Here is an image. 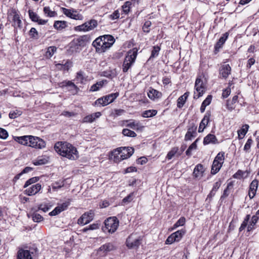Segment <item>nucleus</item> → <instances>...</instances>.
Wrapping results in <instances>:
<instances>
[{"label":"nucleus","mask_w":259,"mask_h":259,"mask_svg":"<svg viewBox=\"0 0 259 259\" xmlns=\"http://www.w3.org/2000/svg\"><path fill=\"white\" fill-rule=\"evenodd\" d=\"M249 128L248 124H244L240 130L238 131V134L239 139H242L247 133Z\"/></svg>","instance_id":"38"},{"label":"nucleus","mask_w":259,"mask_h":259,"mask_svg":"<svg viewBox=\"0 0 259 259\" xmlns=\"http://www.w3.org/2000/svg\"><path fill=\"white\" fill-rule=\"evenodd\" d=\"M44 14L48 17H54L57 13L55 11H52L49 7H45L43 9Z\"/></svg>","instance_id":"39"},{"label":"nucleus","mask_w":259,"mask_h":259,"mask_svg":"<svg viewBox=\"0 0 259 259\" xmlns=\"http://www.w3.org/2000/svg\"><path fill=\"white\" fill-rule=\"evenodd\" d=\"M141 241L140 238H136L135 235L131 234L126 239V246L128 248L138 247L141 244Z\"/></svg>","instance_id":"9"},{"label":"nucleus","mask_w":259,"mask_h":259,"mask_svg":"<svg viewBox=\"0 0 259 259\" xmlns=\"http://www.w3.org/2000/svg\"><path fill=\"white\" fill-rule=\"evenodd\" d=\"M187 93H185L183 95L180 96L177 100V107L179 108L183 107L188 98Z\"/></svg>","instance_id":"32"},{"label":"nucleus","mask_w":259,"mask_h":259,"mask_svg":"<svg viewBox=\"0 0 259 259\" xmlns=\"http://www.w3.org/2000/svg\"><path fill=\"white\" fill-rule=\"evenodd\" d=\"M185 233V230H180L176 231L175 233H172V235H174V237L176 240V242H178L182 239Z\"/></svg>","instance_id":"37"},{"label":"nucleus","mask_w":259,"mask_h":259,"mask_svg":"<svg viewBox=\"0 0 259 259\" xmlns=\"http://www.w3.org/2000/svg\"><path fill=\"white\" fill-rule=\"evenodd\" d=\"M101 36L103 40L102 44L103 48L105 52L113 45L115 42V39L113 36L111 35H104Z\"/></svg>","instance_id":"10"},{"label":"nucleus","mask_w":259,"mask_h":259,"mask_svg":"<svg viewBox=\"0 0 259 259\" xmlns=\"http://www.w3.org/2000/svg\"><path fill=\"white\" fill-rule=\"evenodd\" d=\"M258 182L257 180H253L250 184L249 190L251 191H256L258 187Z\"/></svg>","instance_id":"59"},{"label":"nucleus","mask_w":259,"mask_h":259,"mask_svg":"<svg viewBox=\"0 0 259 259\" xmlns=\"http://www.w3.org/2000/svg\"><path fill=\"white\" fill-rule=\"evenodd\" d=\"M94 217V212L92 210L84 213L78 220V224L85 225L92 221Z\"/></svg>","instance_id":"7"},{"label":"nucleus","mask_w":259,"mask_h":259,"mask_svg":"<svg viewBox=\"0 0 259 259\" xmlns=\"http://www.w3.org/2000/svg\"><path fill=\"white\" fill-rule=\"evenodd\" d=\"M76 79L78 82L83 83L85 80L83 71L80 70L76 73Z\"/></svg>","instance_id":"52"},{"label":"nucleus","mask_w":259,"mask_h":259,"mask_svg":"<svg viewBox=\"0 0 259 259\" xmlns=\"http://www.w3.org/2000/svg\"><path fill=\"white\" fill-rule=\"evenodd\" d=\"M211 114L210 112H207L203 118L202 119L198 128V132L201 133L202 132L204 129L205 128L206 126L209 122V118L210 117Z\"/></svg>","instance_id":"16"},{"label":"nucleus","mask_w":259,"mask_h":259,"mask_svg":"<svg viewBox=\"0 0 259 259\" xmlns=\"http://www.w3.org/2000/svg\"><path fill=\"white\" fill-rule=\"evenodd\" d=\"M30 136H24L22 137H16L15 140L22 145L29 146Z\"/></svg>","instance_id":"28"},{"label":"nucleus","mask_w":259,"mask_h":259,"mask_svg":"<svg viewBox=\"0 0 259 259\" xmlns=\"http://www.w3.org/2000/svg\"><path fill=\"white\" fill-rule=\"evenodd\" d=\"M63 12L67 17L73 19L81 20L82 17V16L78 14L76 11H72L71 10L66 8H63Z\"/></svg>","instance_id":"15"},{"label":"nucleus","mask_w":259,"mask_h":259,"mask_svg":"<svg viewBox=\"0 0 259 259\" xmlns=\"http://www.w3.org/2000/svg\"><path fill=\"white\" fill-rule=\"evenodd\" d=\"M101 115L100 112H97L85 116L82 119V122L84 123H92L94 122L95 119L99 118Z\"/></svg>","instance_id":"21"},{"label":"nucleus","mask_w":259,"mask_h":259,"mask_svg":"<svg viewBox=\"0 0 259 259\" xmlns=\"http://www.w3.org/2000/svg\"><path fill=\"white\" fill-rule=\"evenodd\" d=\"M258 219V217L256 215H253L251 221L247 227V231H250L254 229V226L256 224Z\"/></svg>","instance_id":"42"},{"label":"nucleus","mask_w":259,"mask_h":259,"mask_svg":"<svg viewBox=\"0 0 259 259\" xmlns=\"http://www.w3.org/2000/svg\"><path fill=\"white\" fill-rule=\"evenodd\" d=\"M17 259H32V257L30 251L20 249L17 252Z\"/></svg>","instance_id":"18"},{"label":"nucleus","mask_w":259,"mask_h":259,"mask_svg":"<svg viewBox=\"0 0 259 259\" xmlns=\"http://www.w3.org/2000/svg\"><path fill=\"white\" fill-rule=\"evenodd\" d=\"M195 88L197 91V95L195 94L194 98H199L203 95L205 92V88L202 79L197 77L195 81Z\"/></svg>","instance_id":"8"},{"label":"nucleus","mask_w":259,"mask_h":259,"mask_svg":"<svg viewBox=\"0 0 259 259\" xmlns=\"http://www.w3.org/2000/svg\"><path fill=\"white\" fill-rule=\"evenodd\" d=\"M197 126L193 123H191L188 128L187 133L185 136V141L191 140L192 138L195 137L197 135Z\"/></svg>","instance_id":"12"},{"label":"nucleus","mask_w":259,"mask_h":259,"mask_svg":"<svg viewBox=\"0 0 259 259\" xmlns=\"http://www.w3.org/2000/svg\"><path fill=\"white\" fill-rule=\"evenodd\" d=\"M252 143H253V141L251 138H249L247 140V141L244 147V150L246 152H249V150L250 149L251 145H252Z\"/></svg>","instance_id":"62"},{"label":"nucleus","mask_w":259,"mask_h":259,"mask_svg":"<svg viewBox=\"0 0 259 259\" xmlns=\"http://www.w3.org/2000/svg\"><path fill=\"white\" fill-rule=\"evenodd\" d=\"M127 126L137 131H142L144 127L138 122H131L127 124Z\"/></svg>","instance_id":"35"},{"label":"nucleus","mask_w":259,"mask_h":259,"mask_svg":"<svg viewBox=\"0 0 259 259\" xmlns=\"http://www.w3.org/2000/svg\"><path fill=\"white\" fill-rule=\"evenodd\" d=\"M46 142L42 139L32 136H30L29 146L36 149H42L46 147Z\"/></svg>","instance_id":"6"},{"label":"nucleus","mask_w":259,"mask_h":259,"mask_svg":"<svg viewBox=\"0 0 259 259\" xmlns=\"http://www.w3.org/2000/svg\"><path fill=\"white\" fill-rule=\"evenodd\" d=\"M178 150L179 148L177 147L172 148L171 150L167 153L166 158L169 160L171 159L175 155V154H178Z\"/></svg>","instance_id":"49"},{"label":"nucleus","mask_w":259,"mask_h":259,"mask_svg":"<svg viewBox=\"0 0 259 259\" xmlns=\"http://www.w3.org/2000/svg\"><path fill=\"white\" fill-rule=\"evenodd\" d=\"M186 219L184 217H181L177 222L174 224V228L176 229L179 226H183L185 225Z\"/></svg>","instance_id":"57"},{"label":"nucleus","mask_w":259,"mask_h":259,"mask_svg":"<svg viewBox=\"0 0 259 259\" xmlns=\"http://www.w3.org/2000/svg\"><path fill=\"white\" fill-rule=\"evenodd\" d=\"M224 155L225 153L224 152H219L215 157L214 161L223 164L225 160Z\"/></svg>","instance_id":"47"},{"label":"nucleus","mask_w":259,"mask_h":259,"mask_svg":"<svg viewBox=\"0 0 259 259\" xmlns=\"http://www.w3.org/2000/svg\"><path fill=\"white\" fill-rule=\"evenodd\" d=\"M87 27L88 29V31L92 30L96 28L98 25V22L97 20L95 19H91L89 21H87Z\"/></svg>","instance_id":"41"},{"label":"nucleus","mask_w":259,"mask_h":259,"mask_svg":"<svg viewBox=\"0 0 259 259\" xmlns=\"http://www.w3.org/2000/svg\"><path fill=\"white\" fill-rule=\"evenodd\" d=\"M204 171V167L201 164H198L194 168L193 175L196 178H200L202 177Z\"/></svg>","instance_id":"22"},{"label":"nucleus","mask_w":259,"mask_h":259,"mask_svg":"<svg viewBox=\"0 0 259 259\" xmlns=\"http://www.w3.org/2000/svg\"><path fill=\"white\" fill-rule=\"evenodd\" d=\"M119 225V221L116 217H110L105 221V229L111 233L117 230Z\"/></svg>","instance_id":"5"},{"label":"nucleus","mask_w":259,"mask_h":259,"mask_svg":"<svg viewBox=\"0 0 259 259\" xmlns=\"http://www.w3.org/2000/svg\"><path fill=\"white\" fill-rule=\"evenodd\" d=\"M57 48L54 46H51L48 48L47 51L46 53V56L47 58H51L56 51Z\"/></svg>","instance_id":"51"},{"label":"nucleus","mask_w":259,"mask_h":259,"mask_svg":"<svg viewBox=\"0 0 259 259\" xmlns=\"http://www.w3.org/2000/svg\"><path fill=\"white\" fill-rule=\"evenodd\" d=\"M48 161V158L45 157H38L36 160L33 161L35 165H40L47 163Z\"/></svg>","instance_id":"40"},{"label":"nucleus","mask_w":259,"mask_h":259,"mask_svg":"<svg viewBox=\"0 0 259 259\" xmlns=\"http://www.w3.org/2000/svg\"><path fill=\"white\" fill-rule=\"evenodd\" d=\"M131 5H132L131 2L127 1L122 6V11L125 14H128V12H130Z\"/></svg>","instance_id":"54"},{"label":"nucleus","mask_w":259,"mask_h":259,"mask_svg":"<svg viewBox=\"0 0 259 259\" xmlns=\"http://www.w3.org/2000/svg\"><path fill=\"white\" fill-rule=\"evenodd\" d=\"M157 113L156 110H146L142 113V116L144 117H151L155 115Z\"/></svg>","instance_id":"43"},{"label":"nucleus","mask_w":259,"mask_h":259,"mask_svg":"<svg viewBox=\"0 0 259 259\" xmlns=\"http://www.w3.org/2000/svg\"><path fill=\"white\" fill-rule=\"evenodd\" d=\"M230 187H232V184L230 183L228 184L227 188L224 190L223 195L221 197V200H223L228 197L230 194L229 189Z\"/></svg>","instance_id":"56"},{"label":"nucleus","mask_w":259,"mask_h":259,"mask_svg":"<svg viewBox=\"0 0 259 259\" xmlns=\"http://www.w3.org/2000/svg\"><path fill=\"white\" fill-rule=\"evenodd\" d=\"M115 249V247L113 244L111 243H106L102 245L100 248V251H103L104 252H108L112 251Z\"/></svg>","instance_id":"33"},{"label":"nucleus","mask_w":259,"mask_h":259,"mask_svg":"<svg viewBox=\"0 0 259 259\" xmlns=\"http://www.w3.org/2000/svg\"><path fill=\"white\" fill-rule=\"evenodd\" d=\"M160 50V48L158 46H155L153 47V50L151 52V55L150 58H153L156 57L158 56L159 54V51Z\"/></svg>","instance_id":"55"},{"label":"nucleus","mask_w":259,"mask_h":259,"mask_svg":"<svg viewBox=\"0 0 259 259\" xmlns=\"http://www.w3.org/2000/svg\"><path fill=\"white\" fill-rule=\"evenodd\" d=\"M28 34L30 37L32 39H37L39 38L38 32L37 31V30L34 27H32L30 29L28 32Z\"/></svg>","instance_id":"44"},{"label":"nucleus","mask_w":259,"mask_h":259,"mask_svg":"<svg viewBox=\"0 0 259 259\" xmlns=\"http://www.w3.org/2000/svg\"><path fill=\"white\" fill-rule=\"evenodd\" d=\"M238 97L235 95L233 97L232 99H228L226 101V108L229 111H232L235 109L236 107V103L238 102Z\"/></svg>","instance_id":"17"},{"label":"nucleus","mask_w":259,"mask_h":259,"mask_svg":"<svg viewBox=\"0 0 259 259\" xmlns=\"http://www.w3.org/2000/svg\"><path fill=\"white\" fill-rule=\"evenodd\" d=\"M228 36L229 32H227L225 33L223 35V36L220 38V39H219L214 47L215 51H219V50L222 47L223 45L225 42Z\"/></svg>","instance_id":"25"},{"label":"nucleus","mask_w":259,"mask_h":259,"mask_svg":"<svg viewBox=\"0 0 259 259\" xmlns=\"http://www.w3.org/2000/svg\"><path fill=\"white\" fill-rule=\"evenodd\" d=\"M134 149L132 147H121L114 149L112 152L114 161L118 162L127 159L134 153Z\"/></svg>","instance_id":"2"},{"label":"nucleus","mask_w":259,"mask_h":259,"mask_svg":"<svg viewBox=\"0 0 259 259\" xmlns=\"http://www.w3.org/2000/svg\"><path fill=\"white\" fill-rule=\"evenodd\" d=\"M13 21L14 22V25L15 26H17L18 27H21V20L20 19L19 16L17 14H15L13 16Z\"/></svg>","instance_id":"46"},{"label":"nucleus","mask_w":259,"mask_h":259,"mask_svg":"<svg viewBox=\"0 0 259 259\" xmlns=\"http://www.w3.org/2000/svg\"><path fill=\"white\" fill-rule=\"evenodd\" d=\"M41 189V185L39 183L32 185L28 187L24 191L26 195L28 196H32L37 194Z\"/></svg>","instance_id":"13"},{"label":"nucleus","mask_w":259,"mask_h":259,"mask_svg":"<svg viewBox=\"0 0 259 259\" xmlns=\"http://www.w3.org/2000/svg\"><path fill=\"white\" fill-rule=\"evenodd\" d=\"M31 215L34 222H40L43 220V217L36 212L32 213Z\"/></svg>","instance_id":"53"},{"label":"nucleus","mask_w":259,"mask_h":259,"mask_svg":"<svg viewBox=\"0 0 259 259\" xmlns=\"http://www.w3.org/2000/svg\"><path fill=\"white\" fill-rule=\"evenodd\" d=\"M100 75L109 79H112L116 76L117 73L115 69H109L101 72Z\"/></svg>","instance_id":"26"},{"label":"nucleus","mask_w":259,"mask_h":259,"mask_svg":"<svg viewBox=\"0 0 259 259\" xmlns=\"http://www.w3.org/2000/svg\"><path fill=\"white\" fill-rule=\"evenodd\" d=\"M147 95L148 97L152 100H154L155 99L160 98L162 96L161 92L152 88H150L149 91L147 93Z\"/></svg>","instance_id":"23"},{"label":"nucleus","mask_w":259,"mask_h":259,"mask_svg":"<svg viewBox=\"0 0 259 259\" xmlns=\"http://www.w3.org/2000/svg\"><path fill=\"white\" fill-rule=\"evenodd\" d=\"M22 114V112L18 110L11 111L9 114L11 119H15Z\"/></svg>","instance_id":"61"},{"label":"nucleus","mask_w":259,"mask_h":259,"mask_svg":"<svg viewBox=\"0 0 259 259\" xmlns=\"http://www.w3.org/2000/svg\"><path fill=\"white\" fill-rule=\"evenodd\" d=\"M81 47L79 46V44L77 43L75 39H73V40L70 43V50L72 53H76L80 51L81 50Z\"/></svg>","instance_id":"30"},{"label":"nucleus","mask_w":259,"mask_h":259,"mask_svg":"<svg viewBox=\"0 0 259 259\" xmlns=\"http://www.w3.org/2000/svg\"><path fill=\"white\" fill-rule=\"evenodd\" d=\"M99 228V225L97 224H93L90 225L89 227H85L82 229L83 232H86L88 230H93Z\"/></svg>","instance_id":"63"},{"label":"nucleus","mask_w":259,"mask_h":259,"mask_svg":"<svg viewBox=\"0 0 259 259\" xmlns=\"http://www.w3.org/2000/svg\"><path fill=\"white\" fill-rule=\"evenodd\" d=\"M102 38L101 36H99L97 38L92 44V45L96 48V52L98 53H103L105 52L103 45L102 44Z\"/></svg>","instance_id":"19"},{"label":"nucleus","mask_w":259,"mask_h":259,"mask_svg":"<svg viewBox=\"0 0 259 259\" xmlns=\"http://www.w3.org/2000/svg\"><path fill=\"white\" fill-rule=\"evenodd\" d=\"M137 52L138 50L136 48L128 51L122 64V71L123 72H127L128 70L134 63L137 56Z\"/></svg>","instance_id":"3"},{"label":"nucleus","mask_w":259,"mask_h":259,"mask_svg":"<svg viewBox=\"0 0 259 259\" xmlns=\"http://www.w3.org/2000/svg\"><path fill=\"white\" fill-rule=\"evenodd\" d=\"M77 43L79 44L81 48L84 47L87 43L89 41L90 36L88 35L80 36L76 38Z\"/></svg>","instance_id":"27"},{"label":"nucleus","mask_w":259,"mask_h":259,"mask_svg":"<svg viewBox=\"0 0 259 259\" xmlns=\"http://www.w3.org/2000/svg\"><path fill=\"white\" fill-rule=\"evenodd\" d=\"M118 96L119 93L118 92L109 94L97 99L95 101V104L97 106H106L113 102Z\"/></svg>","instance_id":"4"},{"label":"nucleus","mask_w":259,"mask_h":259,"mask_svg":"<svg viewBox=\"0 0 259 259\" xmlns=\"http://www.w3.org/2000/svg\"><path fill=\"white\" fill-rule=\"evenodd\" d=\"M203 143L204 145H208L209 144H217L219 143L215 136L211 134L207 135L204 138Z\"/></svg>","instance_id":"20"},{"label":"nucleus","mask_w":259,"mask_h":259,"mask_svg":"<svg viewBox=\"0 0 259 259\" xmlns=\"http://www.w3.org/2000/svg\"><path fill=\"white\" fill-rule=\"evenodd\" d=\"M56 66L59 70L68 71L72 66V62L69 60L65 61H63L61 63L56 64Z\"/></svg>","instance_id":"24"},{"label":"nucleus","mask_w":259,"mask_h":259,"mask_svg":"<svg viewBox=\"0 0 259 259\" xmlns=\"http://www.w3.org/2000/svg\"><path fill=\"white\" fill-rule=\"evenodd\" d=\"M64 185V181H60L58 182H56L52 184V188L54 190H57L58 189L61 188L63 187Z\"/></svg>","instance_id":"60"},{"label":"nucleus","mask_w":259,"mask_h":259,"mask_svg":"<svg viewBox=\"0 0 259 259\" xmlns=\"http://www.w3.org/2000/svg\"><path fill=\"white\" fill-rule=\"evenodd\" d=\"M28 13L31 20L37 23L38 25H45L48 21V20L40 19L39 16L31 10H29Z\"/></svg>","instance_id":"11"},{"label":"nucleus","mask_w":259,"mask_h":259,"mask_svg":"<svg viewBox=\"0 0 259 259\" xmlns=\"http://www.w3.org/2000/svg\"><path fill=\"white\" fill-rule=\"evenodd\" d=\"M231 67L229 64L222 65L219 69L220 78L226 79L231 74Z\"/></svg>","instance_id":"14"},{"label":"nucleus","mask_w":259,"mask_h":259,"mask_svg":"<svg viewBox=\"0 0 259 259\" xmlns=\"http://www.w3.org/2000/svg\"><path fill=\"white\" fill-rule=\"evenodd\" d=\"M222 164L213 160L211 166V173L213 175H214L218 172L222 167Z\"/></svg>","instance_id":"34"},{"label":"nucleus","mask_w":259,"mask_h":259,"mask_svg":"<svg viewBox=\"0 0 259 259\" xmlns=\"http://www.w3.org/2000/svg\"><path fill=\"white\" fill-rule=\"evenodd\" d=\"M122 133L124 136L129 137H135L137 136L135 132L127 128H124L122 130Z\"/></svg>","instance_id":"48"},{"label":"nucleus","mask_w":259,"mask_h":259,"mask_svg":"<svg viewBox=\"0 0 259 259\" xmlns=\"http://www.w3.org/2000/svg\"><path fill=\"white\" fill-rule=\"evenodd\" d=\"M54 27L57 30H62L67 27V22L64 21H56Z\"/></svg>","instance_id":"36"},{"label":"nucleus","mask_w":259,"mask_h":259,"mask_svg":"<svg viewBox=\"0 0 259 259\" xmlns=\"http://www.w3.org/2000/svg\"><path fill=\"white\" fill-rule=\"evenodd\" d=\"M198 139H197L194 141L188 148V149L186 151V154L187 156H190L191 155V151L192 150H195L197 149V144Z\"/></svg>","instance_id":"45"},{"label":"nucleus","mask_w":259,"mask_h":259,"mask_svg":"<svg viewBox=\"0 0 259 259\" xmlns=\"http://www.w3.org/2000/svg\"><path fill=\"white\" fill-rule=\"evenodd\" d=\"M69 205L70 202L68 201H65L62 204H59L57 206L59 207V209L60 210L61 212H62L66 209Z\"/></svg>","instance_id":"64"},{"label":"nucleus","mask_w":259,"mask_h":259,"mask_svg":"<svg viewBox=\"0 0 259 259\" xmlns=\"http://www.w3.org/2000/svg\"><path fill=\"white\" fill-rule=\"evenodd\" d=\"M87 24H88L87 22H85V23H84L83 24H82L81 25L76 26L75 27V30L76 31H88V29L87 27V26H88Z\"/></svg>","instance_id":"58"},{"label":"nucleus","mask_w":259,"mask_h":259,"mask_svg":"<svg viewBox=\"0 0 259 259\" xmlns=\"http://www.w3.org/2000/svg\"><path fill=\"white\" fill-rule=\"evenodd\" d=\"M54 149L60 155L70 160H75L78 157L76 148L67 142H58L54 146Z\"/></svg>","instance_id":"1"},{"label":"nucleus","mask_w":259,"mask_h":259,"mask_svg":"<svg viewBox=\"0 0 259 259\" xmlns=\"http://www.w3.org/2000/svg\"><path fill=\"white\" fill-rule=\"evenodd\" d=\"M107 80L105 79L98 81L91 86L90 91L92 92L97 91L100 88H101L105 84H107Z\"/></svg>","instance_id":"29"},{"label":"nucleus","mask_w":259,"mask_h":259,"mask_svg":"<svg viewBox=\"0 0 259 259\" xmlns=\"http://www.w3.org/2000/svg\"><path fill=\"white\" fill-rule=\"evenodd\" d=\"M62 87H68L69 88V91H72L73 93H76L77 92V90L78 89L77 87L72 81H67L62 82Z\"/></svg>","instance_id":"31"},{"label":"nucleus","mask_w":259,"mask_h":259,"mask_svg":"<svg viewBox=\"0 0 259 259\" xmlns=\"http://www.w3.org/2000/svg\"><path fill=\"white\" fill-rule=\"evenodd\" d=\"M39 178L38 177H32L28 180L24 185V188H27L29 185H31L39 180Z\"/></svg>","instance_id":"50"}]
</instances>
